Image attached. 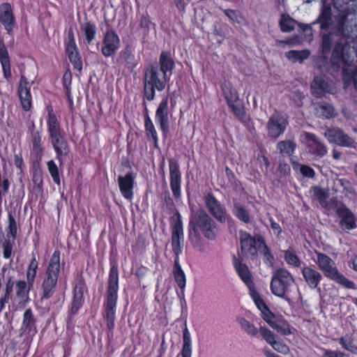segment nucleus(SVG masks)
I'll list each match as a JSON object with an SVG mask.
<instances>
[{"instance_id":"1","label":"nucleus","mask_w":357,"mask_h":357,"mask_svg":"<svg viewBox=\"0 0 357 357\" xmlns=\"http://www.w3.org/2000/svg\"><path fill=\"white\" fill-rule=\"evenodd\" d=\"M201 233L211 241L215 240L218 234L215 221L202 208L191 211L188 225V237L192 247L203 252L204 245Z\"/></svg>"},{"instance_id":"2","label":"nucleus","mask_w":357,"mask_h":357,"mask_svg":"<svg viewBox=\"0 0 357 357\" xmlns=\"http://www.w3.org/2000/svg\"><path fill=\"white\" fill-rule=\"evenodd\" d=\"M169 80V75L159 70L158 64H152L145 71L144 79V96L151 101L155 98V89L162 91Z\"/></svg>"},{"instance_id":"3","label":"nucleus","mask_w":357,"mask_h":357,"mask_svg":"<svg viewBox=\"0 0 357 357\" xmlns=\"http://www.w3.org/2000/svg\"><path fill=\"white\" fill-rule=\"evenodd\" d=\"M119 288V273L116 265L112 266L108 278L107 290V303L105 305V317L107 326L109 330L114 327L115 307L117 301V291Z\"/></svg>"},{"instance_id":"4","label":"nucleus","mask_w":357,"mask_h":357,"mask_svg":"<svg viewBox=\"0 0 357 357\" xmlns=\"http://www.w3.org/2000/svg\"><path fill=\"white\" fill-rule=\"evenodd\" d=\"M294 283V278L291 273L286 268L276 269L271 278L270 288L272 294L291 303L289 297L291 287Z\"/></svg>"},{"instance_id":"5","label":"nucleus","mask_w":357,"mask_h":357,"mask_svg":"<svg viewBox=\"0 0 357 357\" xmlns=\"http://www.w3.org/2000/svg\"><path fill=\"white\" fill-rule=\"evenodd\" d=\"M317 255L316 264L323 272L325 277L335 281L347 289H356L355 284L340 273L336 266L335 262L328 255L319 252H315Z\"/></svg>"},{"instance_id":"6","label":"nucleus","mask_w":357,"mask_h":357,"mask_svg":"<svg viewBox=\"0 0 357 357\" xmlns=\"http://www.w3.org/2000/svg\"><path fill=\"white\" fill-rule=\"evenodd\" d=\"M59 271L60 252L56 250L51 257L46 271V277L42 284V299H48L53 296L54 288L57 284Z\"/></svg>"},{"instance_id":"7","label":"nucleus","mask_w":357,"mask_h":357,"mask_svg":"<svg viewBox=\"0 0 357 357\" xmlns=\"http://www.w3.org/2000/svg\"><path fill=\"white\" fill-rule=\"evenodd\" d=\"M354 50H351V47L346 43L337 42L335 46L331 56V62L333 65L340 66L343 64V73L344 74L349 73V70L346 66H351L354 62V57L351 55Z\"/></svg>"},{"instance_id":"8","label":"nucleus","mask_w":357,"mask_h":357,"mask_svg":"<svg viewBox=\"0 0 357 357\" xmlns=\"http://www.w3.org/2000/svg\"><path fill=\"white\" fill-rule=\"evenodd\" d=\"M335 208L337 215L340 218L339 225L342 229L351 230L356 228V216L344 204L336 202Z\"/></svg>"},{"instance_id":"9","label":"nucleus","mask_w":357,"mask_h":357,"mask_svg":"<svg viewBox=\"0 0 357 357\" xmlns=\"http://www.w3.org/2000/svg\"><path fill=\"white\" fill-rule=\"evenodd\" d=\"M174 223L172 225V246L176 256H178L182 252L183 241V222L181 214L177 212L174 215Z\"/></svg>"},{"instance_id":"10","label":"nucleus","mask_w":357,"mask_h":357,"mask_svg":"<svg viewBox=\"0 0 357 357\" xmlns=\"http://www.w3.org/2000/svg\"><path fill=\"white\" fill-rule=\"evenodd\" d=\"M302 137L305 140L310 154L319 158H321L327 154L328 149L326 146L314 134L303 132Z\"/></svg>"},{"instance_id":"11","label":"nucleus","mask_w":357,"mask_h":357,"mask_svg":"<svg viewBox=\"0 0 357 357\" xmlns=\"http://www.w3.org/2000/svg\"><path fill=\"white\" fill-rule=\"evenodd\" d=\"M168 162L170 177V188L174 197L176 199H180L181 197V172L179 169V165L173 158H169Z\"/></svg>"},{"instance_id":"12","label":"nucleus","mask_w":357,"mask_h":357,"mask_svg":"<svg viewBox=\"0 0 357 357\" xmlns=\"http://www.w3.org/2000/svg\"><path fill=\"white\" fill-rule=\"evenodd\" d=\"M324 135L330 143L345 147L354 146V139L340 128H328L326 130Z\"/></svg>"},{"instance_id":"13","label":"nucleus","mask_w":357,"mask_h":357,"mask_svg":"<svg viewBox=\"0 0 357 357\" xmlns=\"http://www.w3.org/2000/svg\"><path fill=\"white\" fill-rule=\"evenodd\" d=\"M66 51L74 68L80 73L82 69V61L75 44L74 32L72 28H70L68 32V42Z\"/></svg>"},{"instance_id":"14","label":"nucleus","mask_w":357,"mask_h":357,"mask_svg":"<svg viewBox=\"0 0 357 357\" xmlns=\"http://www.w3.org/2000/svg\"><path fill=\"white\" fill-rule=\"evenodd\" d=\"M287 125L288 121L284 116L279 114L271 115L267 125L268 135L275 139L279 137L284 132Z\"/></svg>"},{"instance_id":"15","label":"nucleus","mask_w":357,"mask_h":357,"mask_svg":"<svg viewBox=\"0 0 357 357\" xmlns=\"http://www.w3.org/2000/svg\"><path fill=\"white\" fill-rule=\"evenodd\" d=\"M205 204L209 213L218 222L225 223L227 219L226 210L222 207L218 199L212 195L208 194L205 197Z\"/></svg>"},{"instance_id":"16","label":"nucleus","mask_w":357,"mask_h":357,"mask_svg":"<svg viewBox=\"0 0 357 357\" xmlns=\"http://www.w3.org/2000/svg\"><path fill=\"white\" fill-rule=\"evenodd\" d=\"M240 243L243 255L245 256H250L252 259L257 256L258 250L257 244H259V242L257 241V236L253 238L249 233L246 231H241Z\"/></svg>"},{"instance_id":"17","label":"nucleus","mask_w":357,"mask_h":357,"mask_svg":"<svg viewBox=\"0 0 357 357\" xmlns=\"http://www.w3.org/2000/svg\"><path fill=\"white\" fill-rule=\"evenodd\" d=\"M31 83L24 75H21L17 93L23 109L29 111L31 107Z\"/></svg>"},{"instance_id":"18","label":"nucleus","mask_w":357,"mask_h":357,"mask_svg":"<svg viewBox=\"0 0 357 357\" xmlns=\"http://www.w3.org/2000/svg\"><path fill=\"white\" fill-rule=\"evenodd\" d=\"M120 45V40L118 35L114 31H107L103 40L102 54L109 57L114 54Z\"/></svg>"},{"instance_id":"19","label":"nucleus","mask_w":357,"mask_h":357,"mask_svg":"<svg viewBox=\"0 0 357 357\" xmlns=\"http://www.w3.org/2000/svg\"><path fill=\"white\" fill-rule=\"evenodd\" d=\"M86 290V284L82 276L77 277L74 288L73 300L71 305L70 312L75 314L78 311L82 303L83 294Z\"/></svg>"},{"instance_id":"20","label":"nucleus","mask_w":357,"mask_h":357,"mask_svg":"<svg viewBox=\"0 0 357 357\" xmlns=\"http://www.w3.org/2000/svg\"><path fill=\"white\" fill-rule=\"evenodd\" d=\"M301 273L305 282L310 288L316 289L323 278L321 273L312 266H304L301 268Z\"/></svg>"},{"instance_id":"21","label":"nucleus","mask_w":357,"mask_h":357,"mask_svg":"<svg viewBox=\"0 0 357 357\" xmlns=\"http://www.w3.org/2000/svg\"><path fill=\"white\" fill-rule=\"evenodd\" d=\"M0 22L8 34L12 32L15 25V18L10 3H4L0 6Z\"/></svg>"},{"instance_id":"22","label":"nucleus","mask_w":357,"mask_h":357,"mask_svg":"<svg viewBox=\"0 0 357 357\" xmlns=\"http://www.w3.org/2000/svg\"><path fill=\"white\" fill-rule=\"evenodd\" d=\"M134 182L135 176L132 172L118 177L120 191L123 197L126 199L131 200L132 199Z\"/></svg>"},{"instance_id":"23","label":"nucleus","mask_w":357,"mask_h":357,"mask_svg":"<svg viewBox=\"0 0 357 357\" xmlns=\"http://www.w3.org/2000/svg\"><path fill=\"white\" fill-rule=\"evenodd\" d=\"M155 120L160 124L163 134L166 135L169 130L167 98H163L160 102L155 112Z\"/></svg>"},{"instance_id":"24","label":"nucleus","mask_w":357,"mask_h":357,"mask_svg":"<svg viewBox=\"0 0 357 357\" xmlns=\"http://www.w3.org/2000/svg\"><path fill=\"white\" fill-rule=\"evenodd\" d=\"M51 143L56 154V158L59 160L60 165L63 163V158L69 152V147L67 141L63 135L51 137Z\"/></svg>"},{"instance_id":"25","label":"nucleus","mask_w":357,"mask_h":357,"mask_svg":"<svg viewBox=\"0 0 357 357\" xmlns=\"http://www.w3.org/2000/svg\"><path fill=\"white\" fill-rule=\"evenodd\" d=\"M315 114L319 118L327 119L336 116L333 106L326 102H316L314 104Z\"/></svg>"},{"instance_id":"26","label":"nucleus","mask_w":357,"mask_h":357,"mask_svg":"<svg viewBox=\"0 0 357 357\" xmlns=\"http://www.w3.org/2000/svg\"><path fill=\"white\" fill-rule=\"evenodd\" d=\"M159 70L165 75H172V71L174 68V61L168 52H162L159 58V63H157Z\"/></svg>"},{"instance_id":"27","label":"nucleus","mask_w":357,"mask_h":357,"mask_svg":"<svg viewBox=\"0 0 357 357\" xmlns=\"http://www.w3.org/2000/svg\"><path fill=\"white\" fill-rule=\"evenodd\" d=\"M0 62L2 66L3 76L8 80L11 77L10 59L8 52L1 39H0Z\"/></svg>"},{"instance_id":"28","label":"nucleus","mask_w":357,"mask_h":357,"mask_svg":"<svg viewBox=\"0 0 357 357\" xmlns=\"http://www.w3.org/2000/svg\"><path fill=\"white\" fill-rule=\"evenodd\" d=\"M232 213L240 221L244 223H249L251 220V215L248 209L237 199L233 200Z\"/></svg>"},{"instance_id":"29","label":"nucleus","mask_w":357,"mask_h":357,"mask_svg":"<svg viewBox=\"0 0 357 357\" xmlns=\"http://www.w3.org/2000/svg\"><path fill=\"white\" fill-rule=\"evenodd\" d=\"M270 326L284 336L294 334L296 331L295 328L290 326L285 319L282 318H277L271 323Z\"/></svg>"},{"instance_id":"30","label":"nucleus","mask_w":357,"mask_h":357,"mask_svg":"<svg viewBox=\"0 0 357 357\" xmlns=\"http://www.w3.org/2000/svg\"><path fill=\"white\" fill-rule=\"evenodd\" d=\"M234 264L242 280L249 287V288L251 287L250 286L253 282L248 266L238 261L236 257H234Z\"/></svg>"},{"instance_id":"31","label":"nucleus","mask_w":357,"mask_h":357,"mask_svg":"<svg viewBox=\"0 0 357 357\" xmlns=\"http://www.w3.org/2000/svg\"><path fill=\"white\" fill-rule=\"evenodd\" d=\"M311 91L314 96L320 98L325 92L328 91V83L323 77L317 76L311 84Z\"/></svg>"},{"instance_id":"32","label":"nucleus","mask_w":357,"mask_h":357,"mask_svg":"<svg viewBox=\"0 0 357 357\" xmlns=\"http://www.w3.org/2000/svg\"><path fill=\"white\" fill-rule=\"evenodd\" d=\"M236 322L239 324L241 330L251 337H257L259 328H257L252 323L244 317H238Z\"/></svg>"},{"instance_id":"33","label":"nucleus","mask_w":357,"mask_h":357,"mask_svg":"<svg viewBox=\"0 0 357 357\" xmlns=\"http://www.w3.org/2000/svg\"><path fill=\"white\" fill-rule=\"evenodd\" d=\"M22 329L28 333L36 331V320L30 308L26 309L24 313Z\"/></svg>"},{"instance_id":"34","label":"nucleus","mask_w":357,"mask_h":357,"mask_svg":"<svg viewBox=\"0 0 357 357\" xmlns=\"http://www.w3.org/2000/svg\"><path fill=\"white\" fill-rule=\"evenodd\" d=\"M297 147L296 142L290 139L281 141L277 144V150L283 155L291 156Z\"/></svg>"},{"instance_id":"35","label":"nucleus","mask_w":357,"mask_h":357,"mask_svg":"<svg viewBox=\"0 0 357 357\" xmlns=\"http://www.w3.org/2000/svg\"><path fill=\"white\" fill-rule=\"evenodd\" d=\"M257 241L259 242L258 250L261 255H263L264 257V261L268 266H273L274 264V257L271 254L270 249L266 244L264 239L261 236H258Z\"/></svg>"},{"instance_id":"36","label":"nucleus","mask_w":357,"mask_h":357,"mask_svg":"<svg viewBox=\"0 0 357 357\" xmlns=\"http://www.w3.org/2000/svg\"><path fill=\"white\" fill-rule=\"evenodd\" d=\"M318 22L321 24V29L327 30L331 24V8L330 6L324 4L321 8L320 15L318 18Z\"/></svg>"},{"instance_id":"37","label":"nucleus","mask_w":357,"mask_h":357,"mask_svg":"<svg viewBox=\"0 0 357 357\" xmlns=\"http://www.w3.org/2000/svg\"><path fill=\"white\" fill-rule=\"evenodd\" d=\"M47 125L50 138L63 135L60 124L55 114L52 112H49Z\"/></svg>"},{"instance_id":"38","label":"nucleus","mask_w":357,"mask_h":357,"mask_svg":"<svg viewBox=\"0 0 357 357\" xmlns=\"http://www.w3.org/2000/svg\"><path fill=\"white\" fill-rule=\"evenodd\" d=\"M182 357H191L192 356V341L190 333L185 326L183 331V347L181 349Z\"/></svg>"},{"instance_id":"39","label":"nucleus","mask_w":357,"mask_h":357,"mask_svg":"<svg viewBox=\"0 0 357 357\" xmlns=\"http://www.w3.org/2000/svg\"><path fill=\"white\" fill-rule=\"evenodd\" d=\"M282 252L284 253V261L288 265L296 268L301 267L303 262L301 261L300 258L294 250L288 249Z\"/></svg>"},{"instance_id":"40","label":"nucleus","mask_w":357,"mask_h":357,"mask_svg":"<svg viewBox=\"0 0 357 357\" xmlns=\"http://www.w3.org/2000/svg\"><path fill=\"white\" fill-rule=\"evenodd\" d=\"M81 31L84 33L88 44H90L95 38L96 33V25L91 22H85L81 25Z\"/></svg>"},{"instance_id":"41","label":"nucleus","mask_w":357,"mask_h":357,"mask_svg":"<svg viewBox=\"0 0 357 357\" xmlns=\"http://www.w3.org/2000/svg\"><path fill=\"white\" fill-rule=\"evenodd\" d=\"M310 56V52L308 50H290L286 52V56L292 62H300L302 63L304 60L307 59Z\"/></svg>"},{"instance_id":"42","label":"nucleus","mask_w":357,"mask_h":357,"mask_svg":"<svg viewBox=\"0 0 357 357\" xmlns=\"http://www.w3.org/2000/svg\"><path fill=\"white\" fill-rule=\"evenodd\" d=\"M144 124H145L146 135L148 137H151L152 138V139L153 141L154 146L155 148H158V138L157 132H156V130L155 128V126H154L152 121L151 120V119L149 116H147L146 117Z\"/></svg>"},{"instance_id":"43","label":"nucleus","mask_w":357,"mask_h":357,"mask_svg":"<svg viewBox=\"0 0 357 357\" xmlns=\"http://www.w3.org/2000/svg\"><path fill=\"white\" fill-rule=\"evenodd\" d=\"M339 343L342 347L352 353H356L357 347L354 343V335L347 333L339 339Z\"/></svg>"},{"instance_id":"44","label":"nucleus","mask_w":357,"mask_h":357,"mask_svg":"<svg viewBox=\"0 0 357 357\" xmlns=\"http://www.w3.org/2000/svg\"><path fill=\"white\" fill-rule=\"evenodd\" d=\"M120 57L126 63L128 68L133 69L136 66L137 62L130 47H127L124 50L121 51Z\"/></svg>"},{"instance_id":"45","label":"nucleus","mask_w":357,"mask_h":357,"mask_svg":"<svg viewBox=\"0 0 357 357\" xmlns=\"http://www.w3.org/2000/svg\"><path fill=\"white\" fill-rule=\"evenodd\" d=\"M223 93L227 101L228 105L231 103H236L238 101V94L235 89L231 86L225 85L223 89Z\"/></svg>"},{"instance_id":"46","label":"nucleus","mask_w":357,"mask_h":357,"mask_svg":"<svg viewBox=\"0 0 357 357\" xmlns=\"http://www.w3.org/2000/svg\"><path fill=\"white\" fill-rule=\"evenodd\" d=\"M296 22L289 15H282L280 21L281 30L283 32H290L294 30Z\"/></svg>"},{"instance_id":"47","label":"nucleus","mask_w":357,"mask_h":357,"mask_svg":"<svg viewBox=\"0 0 357 357\" xmlns=\"http://www.w3.org/2000/svg\"><path fill=\"white\" fill-rule=\"evenodd\" d=\"M250 295L260 311H262L268 307L259 293L255 289L250 287Z\"/></svg>"},{"instance_id":"48","label":"nucleus","mask_w":357,"mask_h":357,"mask_svg":"<svg viewBox=\"0 0 357 357\" xmlns=\"http://www.w3.org/2000/svg\"><path fill=\"white\" fill-rule=\"evenodd\" d=\"M38 268V262L36 259L31 260L28 271L26 272V278L28 283L31 286L34 282V279L36 275V270Z\"/></svg>"},{"instance_id":"49","label":"nucleus","mask_w":357,"mask_h":357,"mask_svg":"<svg viewBox=\"0 0 357 357\" xmlns=\"http://www.w3.org/2000/svg\"><path fill=\"white\" fill-rule=\"evenodd\" d=\"M229 106L231 108L232 112L234 113V114L241 121H245L247 119L244 108L243 105L240 102H238V101L236 102V103H231L229 105Z\"/></svg>"},{"instance_id":"50","label":"nucleus","mask_w":357,"mask_h":357,"mask_svg":"<svg viewBox=\"0 0 357 357\" xmlns=\"http://www.w3.org/2000/svg\"><path fill=\"white\" fill-rule=\"evenodd\" d=\"M47 168L50 174H51L52 179L55 183L60 185V176L59 169L54 160H50L47 163Z\"/></svg>"},{"instance_id":"51","label":"nucleus","mask_w":357,"mask_h":357,"mask_svg":"<svg viewBox=\"0 0 357 357\" xmlns=\"http://www.w3.org/2000/svg\"><path fill=\"white\" fill-rule=\"evenodd\" d=\"M16 294L18 298L24 301L28 298L29 289H26V283L24 281H18L16 284Z\"/></svg>"},{"instance_id":"52","label":"nucleus","mask_w":357,"mask_h":357,"mask_svg":"<svg viewBox=\"0 0 357 357\" xmlns=\"http://www.w3.org/2000/svg\"><path fill=\"white\" fill-rule=\"evenodd\" d=\"M259 334L270 345L275 340V334L265 326L259 328Z\"/></svg>"},{"instance_id":"53","label":"nucleus","mask_w":357,"mask_h":357,"mask_svg":"<svg viewBox=\"0 0 357 357\" xmlns=\"http://www.w3.org/2000/svg\"><path fill=\"white\" fill-rule=\"evenodd\" d=\"M174 279L177 285L181 289V294L184 295V289L185 287L186 278L183 271H176L174 273Z\"/></svg>"},{"instance_id":"54","label":"nucleus","mask_w":357,"mask_h":357,"mask_svg":"<svg viewBox=\"0 0 357 357\" xmlns=\"http://www.w3.org/2000/svg\"><path fill=\"white\" fill-rule=\"evenodd\" d=\"M292 165L294 166V168H296V167H300V172L303 174V176L307 177V178H314V177L315 172L310 166L305 165H299L298 163L295 162H293Z\"/></svg>"},{"instance_id":"55","label":"nucleus","mask_w":357,"mask_h":357,"mask_svg":"<svg viewBox=\"0 0 357 357\" xmlns=\"http://www.w3.org/2000/svg\"><path fill=\"white\" fill-rule=\"evenodd\" d=\"M32 144L33 150L36 153H40L43 151L41 147V136L38 131L32 132Z\"/></svg>"},{"instance_id":"56","label":"nucleus","mask_w":357,"mask_h":357,"mask_svg":"<svg viewBox=\"0 0 357 357\" xmlns=\"http://www.w3.org/2000/svg\"><path fill=\"white\" fill-rule=\"evenodd\" d=\"M290 99L292 100L294 104L300 107L303 105V100L305 98L304 94L298 90L292 91L289 95Z\"/></svg>"},{"instance_id":"57","label":"nucleus","mask_w":357,"mask_h":357,"mask_svg":"<svg viewBox=\"0 0 357 357\" xmlns=\"http://www.w3.org/2000/svg\"><path fill=\"white\" fill-rule=\"evenodd\" d=\"M271 345L275 351L282 354H287L290 351L289 347L281 341L275 340Z\"/></svg>"},{"instance_id":"58","label":"nucleus","mask_w":357,"mask_h":357,"mask_svg":"<svg viewBox=\"0 0 357 357\" xmlns=\"http://www.w3.org/2000/svg\"><path fill=\"white\" fill-rule=\"evenodd\" d=\"M224 13L228 17V18L235 22L240 23L241 20L242 19V16L240 12L231 10V9H225L224 10Z\"/></svg>"},{"instance_id":"59","label":"nucleus","mask_w":357,"mask_h":357,"mask_svg":"<svg viewBox=\"0 0 357 357\" xmlns=\"http://www.w3.org/2000/svg\"><path fill=\"white\" fill-rule=\"evenodd\" d=\"M262 319L270 326L277 318L268 307L261 311Z\"/></svg>"},{"instance_id":"60","label":"nucleus","mask_w":357,"mask_h":357,"mask_svg":"<svg viewBox=\"0 0 357 357\" xmlns=\"http://www.w3.org/2000/svg\"><path fill=\"white\" fill-rule=\"evenodd\" d=\"M313 190L314 195L321 204L324 202L328 197V193L318 186L314 187Z\"/></svg>"},{"instance_id":"61","label":"nucleus","mask_w":357,"mask_h":357,"mask_svg":"<svg viewBox=\"0 0 357 357\" xmlns=\"http://www.w3.org/2000/svg\"><path fill=\"white\" fill-rule=\"evenodd\" d=\"M332 42V35L331 33L325 34L323 36L322 40V49L323 52H328L331 48Z\"/></svg>"},{"instance_id":"62","label":"nucleus","mask_w":357,"mask_h":357,"mask_svg":"<svg viewBox=\"0 0 357 357\" xmlns=\"http://www.w3.org/2000/svg\"><path fill=\"white\" fill-rule=\"evenodd\" d=\"M322 357H348V356L340 351L324 349Z\"/></svg>"},{"instance_id":"63","label":"nucleus","mask_w":357,"mask_h":357,"mask_svg":"<svg viewBox=\"0 0 357 357\" xmlns=\"http://www.w3.org/2000/svg\"><path fill=\"white\" fill-rule=\"evenodd\" d=\"M270 221L271 222V227L272 229L274 231L275 234L277 235H279L282 232V229L280 226V225L277 222H275L273 219H270Z\"/></svg>"},{"instance_id":"64","label":"nucleus","mask_w":357,"mask_h":357,"mask_svg":"<svg viewBox=\"0 0 357 357\" xmlns=\"http://www.w3.org/2000/svg\"><path fill=\"white\" fill-rule=\"evenodd\" d=\"M225 173H226V175L228 178V180H229V182L232 184L234 181V178H235V176H234V173L232 172V171L229 168V167H226L225 168Z\"/></svg>"}]
</instances>
